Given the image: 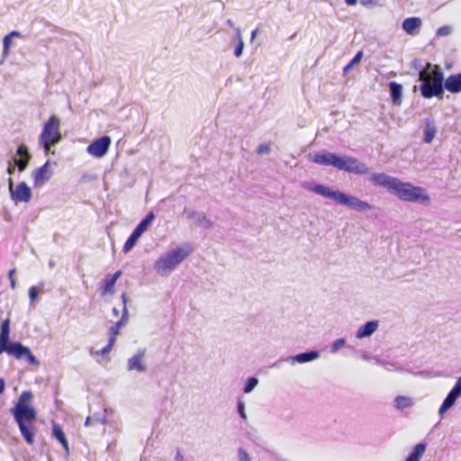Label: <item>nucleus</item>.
Instances as JSON below:
<instances>
[{"mask_svg":"<svg viewBox=\"0 0 461 461\" xmlns=\"http://www.w3.org/2000/svg\"><path fill=\"white\" fill-rule=\"evenodd\" d=\"M258 384V379L255 376H250L246 380L242 392L244 393H249L257 387Z\"/></svg>","mask_w":461,"mask_h":461,"instance_id":"32","label":"nucleus"},{"mask_svg":"<svg viewBox=\"0 0 461 461\" xmlns=\"http://www.w3.org/2000/svg\"><path fill=\"white\" fill-rule=\"evenodd\" d=\"M437 133V126L433 117L425 119L424 142L430 143Z\"/></svg>","mask_w":461,"mask_h":461,"instance_id":"25","label":"nucleus"},{"mask_svg":"<svg viewBox=\"0 0 461 461\" xmlns=\"http://www.w3.org/2000/svg\"><path fill=\"white\" fill-rule=\"evenodd\" d=\"M14 273H15V269H14H14H11V270L9 271V273H8V277H9V279L14 278Z\"/></svg>","mask_w":461,"mask_h":461,"instance_id":"49","label":"nucleus"},{"mask_svg":"<svg viewBox=\"0 0 461 461\" xmlns=\"http://www.w3.org/2000/svg\"><path fill=\"white\" fill-rule=\"evenodd\" d=\"M110 145V137L104 135L89 144L86 148V151L95 158H102L107 153Z\"/></svg>","mask_w":461,"mask_h":461,"instance_id":"13","label":"nucleus"},{"mask_svg":"<svg viewBox=\"0 0 461 461\" xmlns=\"http://www.w3.org/2000/svg\"><path fill=\"white\" fill-rule=\"evenodd\" d=\"M369 181L375 186L386 189L400 200L410 203H427L429 196L421 186H415L409 182H402L395 176L384 173H373Z\"/></svg>","mask_w":461,"mask_h":461,"instance_id":"1","label":"nucleus"},{"mask_svg":"<svg viewBox=\"0 0 461 461\" xmlns=\"http://www.w3.org/2000/svg\"><path fill=\"white\" fill-rule=\"evenodd\" d=\"M461 396V376L457 378L455 385L449 391L447 397L444 399L442 404L438 409V415L443 417L445 412H447L450 408H452L456 401Z\"/></svg>","mask_w":461,"mask_h":461,"instance_id":"12","label":"nucleus"},{"mask_svg":"<svg viewBox=\"0 0 461 461\" xmlns=\"http://www.w3.org/2000/svg\"><path fill=\"white\" fill-rule=\"evenodd\" d=\"M378 321H370L362 325L356 332L357 339L370 337L378 328Z\"/></svg>","mask_w":461,"mask_h":461,"instance_id":"23","label":"nucleus"},{"mask_svg":"<svg viewBox=\"0 0 461 461\" xmlns=\"http://www.w3.org/2000/svg\"><path fill=\"white\" fill-rule=\"evenodd\" d=\"M145 353L146 350L144 348L139 349L135 355H133L131 357L128 359L127 369L129 371L136 370L140 373L145 372L146 366L142 363Z\"/></svg>","mask_w":461,"mask_h":461,"instance_id":"16","label":"nucleus"},{"mask_svg":"<svg viewBox=\"0 0 461 461\" xmlns=\"http://www.w3.org/2000/svg\"><path fill=\"white\" fill-rule=\"evenodd\" d=\"M431 68V64L427 63L426 67L419 73V81L421 82L420 86V94L427 99L434 96L442 99L444 95V74L438 66H434V77L432 80H429L428 74Z\"/></svg>","mask_w":461,"mask_h":461,"instance_id":"6","label":"nucleus"},{"mask_svg":"<svg viewBox=\"0 0 461 461\" xmlns=\"http://www.w3.org/2000/svg\"><path fill=\"white\" fill-rule=\"evenodd\" d=\"M122 276V271L118 270L113 275L106 276L101 284L100 289L103 295L114 293V285L118 278Z\"/></svg>","mask_w":461,"mask_h":461,"instance_id":"19","label":"nucleus"},{"mask_svg":"<svg viewBox=\"0 0 461 461\" xmlns=\"http://www.w3.org/2000/svg\"><path fill=\"white\" fill-rule=\"evenodd\" d=\"M270 152V146L267 143H261L257 148V154L259 156L268 154Z\"/></svg>","mask_w":461,"mask_h":461,"instance_id":"40","label":"nucleus"},{"mask_svg":"<svg viewBox=\"0 0 461 461\" xmlns=\"http://www.w3.org/2000/svg\"><path fill=\"white\" fill-rule=\"evenodd\" d=\"M121 298H122V303H123V308H127V296H126V294L123 293L121 295Z\"/></svg>","mask_w":461,"mask_h":461,"instance_id":"44","label":"nucleus"},{"mask_svg":"<svg viewBox=\"0 0 461 461\" xmlns=\"http://www.w3.org/2000/svg\"><path fill=\"white\" fill-rule=\"evenodd\" d=\"M52 436L62 445L64 450L67 454L69 453V447L66 436L61 429V427L58 424H53L52 426Z\"/></svg>","mask_w":461,"mask_h":461,"instance_id":"27","label":"nucleus"},{"mask_svg":"<svg viewBox=\"0 0 461 461\" xmlns=\"http://www.w3.org/2000/svg\"><path fill=\"white\" fill-rule=\"evenodd\" d=\"M175 458L177 461H184V456L181 454L179 450L177 451Z\"/></svg>","mask_w":461,"mask_h":461,"instance_id":"45","label":"nucleus"},{"mask_svg":"<svg viewBox=\"0 0 461 461\" xmlns=\"http://www.w3.org/2000/svg\"><path fill=\"white\" fill-rule=\"evenodd\" d=\"M128 319V309L124 307V309H122V318L109 328V339H113V341H116V337L119 334V330L126 324Z\"/></svg>","mask_w":461,"mask_h":461,"instance_id":"22","label":"nucleus"},{"mask_svg":"<svg viewBox=\"0 0 461 461\" xmlns=\"http://www.w3.org/2000/svg\"><path fill=\"white\" fill-rule=\"evenodd\" d=\"M452 32V27L449 25H444L437 30V36L444 37L448 36Z\"/></svg>","mask_w":461,"mask_h":461,"instance_id":"37","label":"nucleus"},{"mask_svg":"<svg viewBox=\"0 0 461 461\" xmlns=\"http://www.w3.org/2000/svg\"><path fill=\"white\" fill-rule=\"evenodd\" d=\"M361 357H362L364 360H370V359H371V357H370L368 355H366V354H363Z\"/></svg>","mask_w":461,"mask_h":461,"instance_id":"54","label":"nucleus"},{"mask_svg":"<svg viewBox=\"0 0 461 461\" xmlns=\"http://www.w3.org/2000/svg\"><path fill=\"white\" fill-rule=\"evenodd\" d=\"M32 398V393L30 391H24L21 393L19 400L16 403L26 404V402Z\"/></svg>","mask_w":461,"mask_h":461,"instance_id":"39","label":"nucleus"},{"mask_svg":"<svg viewBox=\"0 0 461 461\" xmlns=\"http://www.w3.org/2000/svg\"><path fill=\"white\" fill-rule=\"evenodd\" d=\"M38 294H39V288L37 286L33 285L29 288V297H30L31 303L37 300Z\"/></svg>","mask_w":461,"mask_h":461,"instance_id":"41","label":"nucleus"},{"mask_svg":"<svg viewBox=\"0 0 461 461\" xmlns=\"http://www.w3.org/2000/svg\"><path fill=\"white\" fill-rule=\"evenodd\" d=\"M48 265L50 268H53L55 267L56 263L53 259H50Z\"/></svg>","mask_w":461,"mask_h":461,"instance_id":"51","label":"nucleus"},{"mask_svg":"<svg viewBox=\"0 0 461 461\" xmlns=\"http://www.w3.org/2000/svg\"><path fill=\"white\" fill-rule=\"evenodd\" d=\"M237 411L243 420H247V414L245 411V402L241 399H239L237 402Z\"/></svg>","mask_w":461,"mask_h":461,"instance_id":"35","label":"nucleus"},{"mask_svg":"<svg viewBox=\"0 0 461 461\" xmlns=\"http://www.w3.org/2000/svg\"><path fill=\"white\" fill-rule=\"evenodd\" d=\"M226 23H227L228 26H230L231 28H234V23H233V22L230 19H228Z\"/></svg>","mask_w":461,"mask_h":461,"instance_id":"52","label":"nucleus"},{"mask_svg":"<svg viewBox=\"0 0 461 461\" xmlns=\"http://www.w3.org/2000/svg\"><path fill=\"white\" fill-rule=\"evenodd\" d=\"M377 365L382 366L387 371H402L403 368L396 362L386 361L384 359L375 358Z\"/></svg>","mask_w":461,"mask_h":461,"instance_id":"30","label":"nucleus"},{"mask_svg":"<svg viewBox=\"0 0 461 461\" xmlns=\"http://www.w3.org/2000/svg\"><path fill=\"white\" fill-rule=\"evenodd\" d=\"M155 219V215L153 212H149L146 216L140 221V222L135 227L131 234L129 236L127 240L125 241L122 251L124 253H128L131 251L135 246L136 242L142 235V233L148 229V227L151 224L153 220Z\"/></svg>","mask_w":461,"mask_h":461,"instance_id":"10","label":"nucleus"},{"mask_svg":"<svg viewBox=\"0 0 461 461\" xmlns=\"http://www.w3.org/2000/svg\"><path fill=\"white\" fill-rule=\"evenodd\" d=\"M93 419L94 424H105L106 423V416L104 413H94L91 416Z\"/></svg>","mask_w":461,"mask_h":461,"instance_id":"36","label":"nucleus"},{"mask_svg":"<svg viewBox=\"0 0 461 461\" xmlns=\"http://www.w3.org/2000/svg\"><path fill=\"white\" fill-rule=\"evenodd\" d=\"M360 4L366 7H371L377 5V0H360Z\"/></svg>","mask_w":461,"mask_h":461,"instance_id":"43","label":"nucleus"},{"mask_svg":"<svg viewBox=\"0 0 461 461\" xmlns=\"http://www.w3.org/2000/svg\"><path fill=\"white\" fill-rule=\"evenodd\" d=\"M10 285H11V287H12L13 289H14V288H15V286H16V282H15V279H14V278L10 279Z\"/></svg>","mask_w":461,"mask_h":461,"instance_id":"50","label":"nucleus"},{"mask_svg":"<svg viewBox=\"0 0 461 461\" xmlns=\"http://www.w3.org/2000/svg\"><path fill=\"white\" fill-rule=\"evenodd\" d=\"M238 458L239 461H251L248 452L242 447L238 449Z\"/></svg>","mask_w":461,"mask_h":461,"instance_id":"42","label":"nucleus"},{"mask_svg":"<svg viewBox=\"0 0 461 461\" xmlns=\"http://www.w3.org/2000/svg\"><path fill=\"white\" fill-rule=\"evenodd\" d=\"M114 343L115 342L113 341V339H109L107 345L105 347H104L101 350L96 351L95 354L96 355H102V356L107 355L112 350Z\"/></svg>","mask_w":461,"mask_h":461,"instance_id":"38","label":"nucleus"},{"mask_svg":"<svg viewBox=\"0 0 461 461\" xmlns=\"http://www.w3.org/2000/svg\"><path fill=\"white\" fill-rule=\"evenodd\" d=\"M444 89L450 93L456 94L461 92V73L450 75L444 79Z\"/></svg>","mask_w":461,"mask_h":461,"instance_id":"20","label":"nucleus"},{"mask_svg":"<svg viewBox=\"0 0 461 461\" xmlns=\"http://www.w3.org/2000/svg\"><path fill=\"white\" fill-rule=\"evenodd\" d=\"M94 422H93V419H91V416H88L86 419V421H85V425L86 426H90V425H93Z\"/></svg>","mask_w":461,"mask_h":461,"instance_id":"46","label":"nucleus"},{"mask_svg":"<svg viewBox=\"0 0 461 461\" xmlns=\"http://www.w3.org/2000/svg\"><path fill=\"white\" fill-rule=\"evenodd\" d=\"M257 32H258V30H254V31L251 32V40H253V39L256 37Z\"/></svg>","mask_w":461,"mask_h":461,"instance_id":"55","label":"nucleus"},{"mask_svg":"<svg viewBox=\"0 0 461 461\" xmlns=\"http://www.w3.org/2000/svg\"><path fill=\"white\" fill-rule=\"evenodd\" d=\"M14 38L24 39L25 37L18 31H12L5 35L3 40V57L6 58L9 55L12 41Z\"/></svg>","mask_w":461,"mask_h":461,"instance_id":"26","label":"nucleus"},{"mask_svg":"<svg viewBox=\"0 0 461 461\" xmlns=\"http://www.w3.org/2000/svg\"><path fill=\"white\" fill-rule=\"evenodd\" d=\"M345 3L349 6H353L357 5V0H345Z\"/></svg>","mask_w":461,"mask_h":461,"instance_id":"47","label":"nucleus"},{"mask_svg":"<svg viewBox=\"0 0 461 461\" xmlns=\"http://www.w3.org/2000/svg\"><path fill=\"white\" fill-rule=\"evenodd\" d=\"M10 336V321L5 320L0 327V354L6 352L18 360H26L32 366H39V360L32 355L30 348L20 342H12Z\"/></svg>","mask_w":461,"mask_h":461,"instance_id":"3","label":"nucleus"},{"mask_svg":"<svg viewBox=\"0 0 461 461\" xmlns=\"http://www.w3.org/2000/svg\"><path fill=\"white\" fill-rule=\"evenodd\" d=\"M31 158L28 148L24 144L19 145L15 153L7 162V174L10 176L13 175L16 167L19 172H23L31 160Z\"/></svg>","mask_w":461,"mask_h":461,"instance_id":"8","label":"nucleus"},{"mask_svg":"<svg viewBox=\"0 0 461 461\" xmlns=\"http://www.w3.org/2000/svg\"><path fill=\"white\" fill-rule=\"evenodd\" d=\"M414 404L413 400L408 396L399 395L394 399V407L399 411H403Z\"/></svg>","mask_w":461,"mask_h":461,"instance_id":"29","label":"nucleus"},{"mask_svg":"<svg viewBox=\"0 0 461 461\" xmlns=\"http://www.w3.org/2000/svg\"><path fill=\"white\" fill-rule=\"evenodd\" d=\"M49 161L35 169L32 173L34 186H41L51 177V171L48 168Z\"/></svg>","mask_w":461,"mask_h":461,"instance_id":"17","label":"nucleus"},{"mask_svg":"<svg viewBox=\"0 0 461 461\" xmlns=\"http://www.w3.org/2000/svg\"><path fill=\"white\" fill-rule=\"evenodd\" d=\"M59 126L60 120L56 115H51L44 123L39 137V143L46 152L61 140Z\"/></svg>","mask_w":461,"mask_h":461,"instance_id":"7","label":"nucleus"},{"mask_svg":"<svg viewBox=\"0 0 461 461\" xmlns=\"http://www.w3.org/2000/svg\"><path fill=\"white\" fill-rule=\"evenodd\" d=\"M346 343H347L346 339L343 338L334 340L330 345V353H332V354L337 353L340 348H342L343 347L346 346Z\"/></svg>","mask_w":461,"mask_h":461,"instance_id":"33","label":"nucleus"},{"mask_svg":"<svg viewBox=\"0 0 461 461\" xmlns=\"http://www.w3.org/2000/svg\"><path fill=\"white\" fill-rule=\"evenodd\" d=\"M427 444L420 442L417 444L404 461H420L426 450Z\"/></svg>","mask_w":461,"mask_h":461,"instance_id":"28","label":"nucleus"},{"mask_svg":"<svg viewBox=\"0 0 461 461\" xmlns=\"http://www.w3.org/2000/svg\"><path fill=\"white\" fill-rule=\"evenodd\" d=\"M187 218L193 220L196 225L202 226L204 229H211L212 227V221L203 212L191 210L187 212Z\"/></svg>","mask_w":461,"mask_h":461,"instance_id":"21","label":"nucleus"},{"mask_svg":"<svg viewBox=\"0 0 461 461\" xmlns=\"http://www.w3.org/2000/svg\"><path fill=\"white\" fill-rule=\"evenodd\" d=\"M8 187L10 192V198L14 203H28L32 199V190L26 183L21 182L15 187H14V181L12 178H9Z\"/></svg>","mask_w":461,"mask_h":461,"instance_id":"11","label":"nucleus"},{"mask_svg":"<svg viewBox=\"0 0 461 461\" xmlns=\"http://www.w3.org/2000/svg\"><path fill=\"white\" fill-rule=\"evenodd\" d=\"M306 188L317 194L329 198L339 204L347 206L349 209L359 212H364L373 208V205L366 201H363L357 196L349 195L339 191H334L321 184H309L306 185Z\"/></svg>","mask_w":461,"mask_h":461,"instance_id":"2","label":"nucleus"},{"mask_svg":"<svg viewBox=\"0 0 461 461\" xmlns=\"http://www.w3.org/2000/svg\"><path fill=\"white\" fill-rule=\"evenodd\" d=\"M421 25L422 21L420 17H409L403 20L402 27L408 35L415 36L420 32Z\"/></svg>","mask_w":461,"mask_h":461,"instance_id":"18","label":"nucleus"},{"mask_svg":"<svg viewBox=\"0 0 461 461\" xmlns=\"http://www.w3.org/2000/svg\"><path fill=\"white\" fill-rule=\"evenodd\" d=\"M234 30H235V32H236V39H237V45H236V48L234 50V56L236 58H240L242 55V52H243L244 42H243V40H242V37H241L240 29L236 27V28H234Z\"/></svg>","mask_w":461,"mask_h":461,"instance_id":"31","label":"nucleus"},{"mask_svg":"<svg viewBox=\"0 0 461 461\" xmlns=\"http://www.w3.org/2000/svg\"><path fill=\"white\" fill-rule=\"evenodd\" d=\"M339 155L331 153L327 150H321L312 155L310 160L315 164L321 166H331L335 168L338 167Z\"/></svg>","mask_w":461,"mask_h":461,"instance_id":"15","label":"nucleus"},{"mask_svg":"<svg viewBox=\"0 0 461 461\" xmlns=\"http://www.w3.org/2000/svg\"><path fill=\"white\" fill-rule=\"evenodd\" d=\"M192 252L189 243L183 244L162 254L154 263V269L161 276H169Z\"/></svg>","mask_w":461,"mask_h":461,"instance_id":"4","label":"nucleus"},{"mask_svg":"<svg viewBox=\"0 0 461 461\" xmlns=\"http://www.w3.org/2000/svg\"><path fill=\"white\" fill-rule=\"evenodd\" d=\"M5 381L2 378H0V394L5 391Z\"/></svg>","mask_w":461,"mask_h":461,"instance_id":"48","label":"nucleus"},{"mask_svg":"<svg viewBox=\"0 0 461 461\" xmlns=\"http://www.w3.org/2000/svg\"><path fill=\"white\" fill-rule=\"evenodd\" d=\"M320 357V352L317 350H309L306 352L299 353L294 356H290L286 357H281L278 362H276L274 364V366H277L279 362H288L292 365H294L295 363H308L312 362L313 360H316Z\"/></svg>","mask_w":461,"mask_h":461,"instance_id":"14","label":"nucleus"},{"mask_svg":"<svg viewBox=\"0 0 461 461\" xmlns=\"http://www.w3.org/2000/svg\"><path fill=\"white\" fill-rule=\"evenodd\" d=\"M363 57V52L360 50L358 51L354 58L351 59V61L346 65L343 68L344 74H346L350 68H352L353 66L358 64Z\"/></svg>","mask_w":461,"mask_h":461,"instance_id":"34","label":"nucleus"},{"mask_svg":"<svg viewBox=\"0 0 461 461\" xmlns=\"http://www.w3.org/2000/svg\"><path fill=\"white\" fill-rule=\"evenodd\" d=\"M113 315H114V316H118V315H119V310H118L117 308H115V307H114V308L113 309Z\"/></svg>","mask_w":461,"mask_h":461,"instance_id":"53","label":"nucleus"},{"mask_svg":"<svg viewBox=\"0 0 461 461\" xmlns=\"http://www.w3.org/2000/svg\"><path fill=\"white\" fill-rule=\"evenodd\" d=\"M392 103L394 105H401L402 102V86L392 81L388 84Z\"/></svg>","mask_w":461,"mask_h":461,"instance_id":"24","label":"nucleus"},{"mask_svg":"<svg viewBox=\"0 0 461 461\" xmlns=\"http://www.w3.org/2000/svg\"><path fill=\"white\" fill-rule=\"evenodd\" d=\"M15 422L24 440L32 445L34 442L35 428L34 421L36 420V411L32 406L28 404L15 403L11 410Z\"/></svg>","mask_w":461,"mask_h":461,"instance_id":"5","label":"nucleus"},{"mask_svg":"<svg viewBox=\"0 0 461 461\" xmlns=\"http://www.w3.org/2000/svg\"><path fill=\"white\" fill-rule=\"evenodd\" d=\"M337 169L356 175H366L370 172L364 162L347 155H339Z\"/></svg>","mask_w":461,"mask_h":461,"instance_id":"9","label":"nucleus"}]
</instances>
